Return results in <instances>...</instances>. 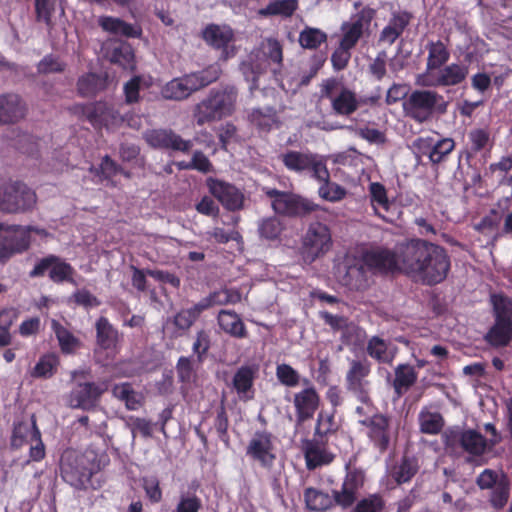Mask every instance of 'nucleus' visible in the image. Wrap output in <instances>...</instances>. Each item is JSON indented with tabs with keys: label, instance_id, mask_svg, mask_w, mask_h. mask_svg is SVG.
I'll return each instance as SVG.
<instances>
[{
	"label": "nucleus",
	"instance_id": "nucleus-60",
	"mask_svg": "<svg viewBox=\"0 0 512 512\" xmlns=\"http://www.w3.org/2000/svg\"><path fill=\"white\" fill-rule=\"evenodd\" d=\"M203 507L202 500L195 493H182L172 512H200Z\"/></svg>",
	"mask_w": 512,
	"mask_h": 512
},
{
	"label": "nucleus",
	"instance_id": "nucleus-39",
	"mask_svg": "<svg viewBox=\"0 0 512 512\" xmlns=\"http://www.w3.org/2000/svg\"><path fill=\"white\" fill-rule=\"evenodd\" d=\"M249 121L258 130L269 132L278 123L277 110L273 106L255 108L249 114Z\"/></svg>",
	"mask_w": 512,
	"mask_h": 512
},
{
	"label": "nucleus",
	"instance_id": "nucleus-48",
	"mask_svg": "<svg viewBox=\"0 0 512 512\" xmlns=\"http://www.w3.org/2000/svg\"><path fill=\"white\" fill-rule=\"evenodd\" d=\"M489 502L496 509H502L508 502L510 496V482L508 477L501 473V480L498 485L490 489Z\"/></svg>",
	"mask_w": 512,
	"mask_h": 512
},
{
	"label": "nucleus",
	"instance_id": "nucleus-22",
	"mask_svg": "<svg viewBox=\"0 0 512 512\" xmlns=\"http://www.w3.org/2000/svg\"><path fill=\"white\" fill-rule=\"evenodd\" d=\"M1 236L6 241L14 255L26 252L31 246V234H45L44 229L33 226L4 225L0 223Z\"/></svg>",
	"mask_w": 512,
	"mask_h": 512
},
{
	"label": "nucleus",
	"instance_id": "nucleus-45",
	"mask_svg": "<svg viewBox=\"0 0 512 512\" xmlns=\"http://www.w3.org/2000/svg\"><path fill=\"white\" fill-rule=\"evenodd\" d=\"M419 465L414 457L403 456L400 463L394 467L392 477L397 484H403L411 481L417 474Z\"/></svg>",
	"mask_w": 512,
	"mask_h": 512
},
{
	"label": "nucleus",
	"instance_id": "nucleus-42",
	"mask_svg": "<svg viewBox=\"0 0 512 512\" xmlns=\"http://www.w3.org/2000/svg\"><path fill=\"white\" fill-rule=\"evenodd\" d=\"M469 147L466 150L467 158L476 155L482 150L493 146L491 133L488 128H473L468 132Z\"/></svg>",
	"mask_w": 512,
	"mask_h": 512
},
{
	"label": "nucleus",
	"instance_id": "nucleus-38",
	"mask_svg": "<svg viewBox=\"0 0 512 512\" xmlns=\"http://www.w3.org/2000/svg\"><path fill=\"white\" fill-rule=\"evenodd\" d=\"M418 423L421 433L437 435L444 428L445 420L440 412L423 407L418 414Z\"/></svg>",
	"mask_w": 512,
	"mask_h": 512
},
{
	"label": "nucleus",
	"instance_id": "nucleus-8",
	"mask_svg": "<svg viewBox=\"0 0 512 512\" xmlns=\"http://www.w3.org/2000/svg\"><path fill=\"white\" fill-rule=\"evenodd\" d=\"M30 444L29 460L39 462L46 456L45 445L42 441L41 431L37 425L36 416L31 415L30 421H15L13 423L10 447L18 450Z\"/></svg>",
	"mask_w": 512,
	"mask_h": 512
},
{
	"label": "nucleus",
	"instance_id": "nucleus-7",
	"mask_svg": "<svg viewBox=\"0 0 512 512\" xmlns=\"http://www.w3.org/2000/svg\"><path fill=\"white\" fill-rule=\"evenodd\" d=\"M494 323L484 335L493 348H503L512 341V300L503 295L492 296Z\"/></svg>",
	"mask_w": 512,
	"mask_h": 512
},
{
	"label": "nucleus",
	"instance_id": "nucleus-24",
	"mask_svg": "<svg viewBox=\"0 0 512 512\" xmlns=\"http://www.w3.org/2000/svg\"><path fill=\"white\" fill-rule=\"evenodd\" d=\"M293 404L296 413V427H300L314 417L319 408L320 397L316 389L310 386L294 394Z\"/></svg>",
	"mask_w": 512,
	"mask_h": 512
},
{
	"label": "nucleus",
	"instance_id": "nucleus-46",
	"mask_svg": "<svg viewBox=\"0 0 512 512\" xmlns=\"http://www.w3.org/2000/svg\"><path fill=\"white\" fill-rule=\"evenodd\" d=\"M298 9V0H276L270 2L265 8L259 10L262 16L291 17Z\"/></svg>",
	"mask_w": 512,
	"mask_h": 512
},
{
	"label": "nucleus",
	"instance_id": "nucleus-37",
	"mask_svg": "<svg viewBox=\"0 0 512 512\" xmlns=\"http://www.w3.org/2000/svg\"><path fill=\"white\" fill-rule=\"evenodd\" d=\"M428 51L426 72L431 73L444 66L450 59V51L447 44L441 40L429 41L426 45Z\"/></svg>",
	"mask_w": 512,
	"mask_h": 512
},
{
	"label": "nucleus",
	"instance_id": "nucleus-35",
	"mask_svg": "<svg viewBox=\"0 0 512 512\" xmlns=\"http://www.w3.org/2000/svg\"><path fill=\"white\" fill-rule=\"evenodd\" d=\"M96 345L102 350H114L119 340L118 330L108 318L101 316L95 323Z\"/></svg>",
	"mask_w": 512,
	"mask_h": 512
},
{
	"label": "nucleus",
	"instance_id": "nucleus-43",
	"mask_svg": "<svg viewBox=\"0 0 512 512\" xmlns=\"http://www.w3.org/2000/svg\"><path fill=\"white\" fill-rule=\"evenodd\" d=\"M70 110L74 114L85 117L92 125L96 126L101 124L105 119L107 106L103 102L75 104Z\"/></svg>",
	"mask_w": 512,
	"mask_h": 512
},
{
	"label": "nucleus",
	"instance_id": "nucleus-16",
	"mask_svg": "<svg viewBox=\"0 0 512 512\" xmlns=\"http://www.w3.org/2000/svg\"><path fill=\"white\" fill-rule=\"evenodd\" d=\"M358 423L366 428V436L373 447L380 453H385L391 442V418L383 413H373L371 418L358 420Z\"/></svg>",
	"mask_w": 512,
	"mask_h": 512
},
{
	"label": "nucleus",
	"instance_id": "nucleus-51",
	"mask_svg": "<svg viewBox=\"0 0 512 512\" xmlns=\"http://www.w3.org/2000/svg\"><path fill=\"white\" fill-rule=\"evenodd\" d=\"M298 41L302 48L315 50L327 41V34L318 28L305 27L300 32Z\"/></svg>",
	"mask_w": 512,
	"mask_h": 512
},
{
	"label": "nucleus",
	"instance_id": "nucleus-34",
	"mask_svg": "<svg viewBox=\"0 0 512 512\" xmlns=\"http://www.w3.org/2000/svg\"><path fill=\"white\" fill-rule=\"evenodd\" d=\"M217 323L220 329L231 337L243 339L248 336L244 322L233 310H220L217 315Z\"/></svg>",
	"mask_w": 512,
	"mask_h": 512
},
{
	"label": "nucleus",
	"instance_id": "nucleus-31",
	"mask_svg": "<svg viewBox=\"0 0 512 512\" xmlns=\"http://www.w3.org/2000/svg\"><path fill=\"white\" fill-rule=\"evenodd\" d=\"M327 442L321 443V438L314 436L312 440H306L303 444V453L306 466L309 470H313L322 465L329 464L333 461V454L325 448Z\"/></svg>",
	"mask_w": 512,
	"mask_h": 512
},
{
	"label": "nucleus",
	"instance_id": "nucleus-12",
	"mask_svg": "<svg viewBox=\"0 0 512 512\" xmlns=\"http://www.w3.org/2000/svg\"><path fill=\"white\" fill-rule=\"evenodd\" d=\"M279 158L288 171L298 174L307 172L313 179H324L328 176L324 157L310 151L287 150Z\"/></svg>",
	"mask_w": 512,
	"mask_h": 512
},
{
	"label": "nucleus",
	"instance_id": "nucleus-52",
	"mask_svg": "<svg viewBox=\"0 0 512 512\" xmlns=\"http://www.w3.org/2000/svg\"><path fill=\"white\" fill-rule=\"evenodd\" d=\"M51 326L63 353H71L79 346V340L58 321L53 320Z\"/></svg>",
	"mask_w": 512,
	"mask_h": 512
},
{
	"label": "nucleus",
	"instance_id": "nucleus-1",
	"mask_svg": "<svg viewBox=\"0 0 512 512\" xmlns=\"http://www.w3.org/2000/svg\"><path fill=\"white\" fill-rule=\"evenodd\" d=\"M399 255L402 270L418 276L427 285L443 282L451 268L446 249L427 240L412 238L400 242Z\"/></svg>",
	"mask_w": 512,
	"mask_h": 512
},
{
	"label": "nucleus",
	"instance_id": "nucleus-59",
	"mask_svg": "<svg viewBox=\"0 0 512 512\" xmlns=\"http://www.w3.org/2000/svg\"><path fill=\"white\" fill-rule=\"evenodd\" d=\"M385 501L380 494H370L359 500L351 512H382Z\"/></svg>",
	"mask_w": 512,
	"mask_h": 512
},
{
	"label": "nucleus",
	"instance_id": "nucleus-28",
	"mask_svg": "<svg viewBox=\"0 0 512 512\" xmlns=\"http://www.w3.org/2000/svg\"><path fill=\"white\" fill-rule=\"evenodd\" d=\"M202 38L209 46L222 50L221 58L223 60H227L230 57L227 48L234 38V33L229 26L209 24L203 29Z\"/></svg>",
	"mask_w": 512,
	"mask_h": 512
},
{
	"label": "nucleus",
	"instance_id": "nucleus-19",
	"mask_svg": "<svg viewBox=\"0 0 512 512\" xmlns=\"http://www.w3.org/2000/svg\"><path fill=\"white\" fill-rule=\"evenodd\" d=\"M206 185L210 194L228 211H239L244 206V194L235 185L223 180L209 177Z\"/></svg>",
	"mask_w": 512,
	"mask_h": 512
},
{
	"label": "nucleus",
	"instance_id": "nucleus-27",
	"mask_svg": "<svg viewBox=\"0 0 512 512\" xmlns=\"http://www.w3.org/2000/svg\"><path fill=\"white\" fill-rule=\"evenodd\" d=\"M106 59L124 70L134 71L136 68L135 52L130 43L123 40H111L105 48Z\"/></svg>",
	"mask_w": 512,
	"mask_h": 512
},
{
	"label": "nucleus",
	"instance_id": "nucleus-4",
	"mask_svg": "<svg viewBox=\"0 0 512 512\" xmlns=\"http://www.w3.org/2000/svg\"><path fill=\"white\" fill-rule=\"evenodd\" d=\"M237 97L238 90L233 85L211 89L207 97L194 108L193 116L197 125L202 126L232 115Z\"/></svg>",
	"mask_w": 512,
	"mask_h": 512
},
{
	"label": "nucleus",
	"instance_id": "nucleus-26",
	"mask_svg": "<svg viewBox=\"0 0 512 512\" xmlns=\"http://www.w3.org/2000/svg\"><path fill=\"white\" fill-rule=\"evenodd\" d=\"M364 475L360 470L353 469L347 472L341 490H333L335 504L347 509L357 499V492L363 486Z\"/></svg>",
	"mask_w": 512,
	"mask_h": 512
},
{
	"label": "nucleus",
	"instance_id": "nucleus-5",
	"mask_svg": "<svg viewBox=\"0 0 512 512\" xmlns=\"http://www.w3.org/2000/svg\"><path fill=\"white\" fill-rule=\"evenodd\" d=\"M72 376L74 379L78 377L79 380L76 381L67 396L68 406L84 411L95 410L99 406L102 396L108 391L110 381L108 379L91 381L88 379L90 371L84 369L73 372Z\"/></svg>",
	"mask_w": 512,
	"mask_h": 512
},
{
	"label": "nucleus",
	"instance_id": "nucleus-29",
	"mask_svg": "<svg viewBox=\"0 0 512 512\" xmlns=\"http://www.w3.org/2000/svg\"><path fill=\"white\" fill-rule=\"evenodd\" d=\"M27 108L21 97L14 93L0 95V124H13L26 115Z\"/></svg>",
	"mask_w": 512,
	"mask_h": 512
},
{
	"label": "nucleus",
	"instance_id": "nucleus-10",
	"mask_svg": "<svg viewBox=\"0 0 512 512\" xmlns=\"http://www.w3.org/2000/svg\"><path fill=\"white\" fill-rule=\"evenodd\" d=\"M320 96L330 101L333 112L339 116H350L359 107L356 93L335 77L322 81Z\"/></svg>",
	"mask_w": 512,
	"mask_h": 512
},
{
	"label": "nucleus",
	"instance_id": "nucleus-32",
	"mask_svg": "<svg viewBox=\"0 0 512 512\" xmlns=\"http://www.w3.org/2000/svg\"><path fill=\"white\" fill-rule=\"evenodd\" d=\"M97 23L104 32L112 35L139 38L142 34L141 27L132 25L118 17L102 15L98 17Z\"/></svg>",
	"mask_w": 512,
	"mask_h": 512
},
{
	"label": "nucleus",
	"instance_id": "nucleus-41",
	"mask_svg": "<svg viewBox=\"0 0 512 512\" xmlns=\"http://www.w3.org/2000/svg\"><path fill=\"white\" fill-rule=\"evenodd\" d=\"M304 501L307 509L316 512L326 511L335 504L334 496L313 487L304 490Z\"/></svg>",
	"mask_w": 512,
	"mask_h": 512
},
{
	"label": "nucleus",
	"instance_id": "nucleus-54",
	"mask_svg": "<svg viewBox=\"0 0 512 512\" xmlns=\"http://www.w3.org/2000/svg\"><path fill=\"white\" fill-rule=\"evenodd\" d=\"M74 272V268L58 256V261H55L53 264L48 277L52 282L57 284L64 282L74 283Z\"/></svg>",
	"mask_w": 512,
	"mask_h": 512
},
{
	"label": "nucleus",
	"instance_id": "nucleus-15",
	"mask_svg": "<svg viewBox=\"0 0 512 512\" xmlns=\"http://www.w3.org/2000/svg\"><path fill=\"white\" fill-rule=\"evenodd\" d=\"M275 439L266 429L255 431L246 447V455L261 467L270 469L276 460Z\"/></svg>",
	"mask_w": 512,
	"mask_h": 512
},
{
	"label": "nucleus",
	"instance_id": "nucleus-56",
	"mask_svg": "<svg viewBox=\"0 0 512 512\" xmlns=\"http://www.w3.org/2000/svg\"><path fill=\"white\" fill-rule=\"evenodd\" d=\"M454 148L455 141L453 138L445 137L439 140H435L430 162L433 165L440 164L448 157V155L454 150Z\"/></svg>",
	"mask_w": 512,
	"mask_h": 512
},
{
	"label": "nucleus",
	"instance_id": "nucleus-44",
	"mask_svg": "<svg viewBox=\"0 0 512 512\" xmlns=\"http://www.w3.org/2000/svg\"><path fill=\"white\" fill-rule=\"evenodd\" d=\"M112 395L124 402L128 410H137L141 406L140 394L128 382L115 384L112 388Z\"/></svg>",
	"mask_w": 512,
	"mask_h": 512
},
{
	"label": "nucleus",
	"instance_id": "nucleus-64",
	"mask_svg": "<svg viewBox=\"0 0 512 512\" xmlns=\"http://www.w3.org/2000/svg\"><path fill=\"white\" fill-rule=\"evenodd\" d=\"M211 346V340L209 333L201 329L196 333L195 341L192 345L193 353L197 357V361L202 363L206 357L207 352L209 351Z\"/></svg>",
	"mask_w": 512,
	"mask_h": 512
},
{
	"label": "nucleus",
	"instance_id": "nucleus-23",
	"mask_svg": "<svg viewBox=\"0 0 512 512\" xmlns=\"http://www.w3.org/2000/svg\"><path fill=\"white\" fill-rule=\"evenodd\" d=\"M345 274L342 277V284L354 291H365L370 287V270L364 263L363 258L347 257L345 259Z\"/></svg>",
	"mask_w": 512,
	"mask_h": 512
},
{
	"label": "nucleus",
	"instance_id": "nucleus-61",
	"mask_svg": "<svg viewBox=\"0 0 512 512\" xmlns=\"http://www.w3.org/2000/svg\"><path fill=\"white\" fill-rule=\"evenodd\" d=\"M278 381L287 387H296L300 383V375L291 365L282 363L276 367Z\"/></svg>",
	"mask_w": 512,
	"mask_h": 512
},
{
	"label": "nucleus",
	"instance_id": "nucleus-58",
	"mask_svg": "<svg viewBox=\"0 0 512 512\" xmlns=\"http://www.w3.org/2000/svg\"><path fill=\"white\" fill-rule=\"evenodd\" d=\"M375 16L376 10L365 6L358 13L353 15L351 21L347 23L364 34L365 31L369 30Z\"/></svg>",
	"mask_w": 512,
	"mask_h": 512
},
{
	"label": "nucleus",
	"instance_id": "nucleus-11",
	"mask_svg": "<svg viewBox=\"0 0 512 512\" xmlns=\"http://www.w3.org/2000/svg\"><path fill=\"white\" fill-rule=\"evenodd\" d=\"M370 374L371 363L366 358L350 360L345 374L346 390L368 408L373 406L370 396L371 382L368 380Z\"/></svg>",
	"mask_w": 512,
	"mask_h": 512
},
{
	"label": "nucleus",
	"instance_id": "nucleus-62",
	"mask_svg": "<svg viewBox=\"0 0 512 512\" xmlns=\"http://www.w3.org/2000/svg\"><path fill=\"white\" fill-rule=\"evenodd\" d=\"M263 53L272 63L277 65V68L273 69V72L276 74L277 71L282 67V45L276 39H267L263 45Z\"/></svg>",
	"mask_w": 512,
	"mask_h": 512
},
{
	"label": "nucleus",
	"instance_id": "nucleus-55",
	"mask_svg": "<svg viewBox=\"0 0 512 512\" xmlns=\"http://www.w3.org/2000/svg\"><path fill=\"white\" fill-rule=\"evenodd\" d=\"M283 228V223L276 216L264 218L258 224L260 237L267 240L277 239L282 233Z\"/></svg>",
	"mask_w": 512,
	"mask_h": 512
},
{
	"label": "nucleus",
	"instance_id": "nucleus-20",
	"mask_svg": "<svg viewBox=\"0 0 512 512\" xmlns=\"http://www.w3.org/2000/svg\"><path fill=\"white\" fill-rule=\"evenodd\" d=\"M364 263L370 271L387 274L401 269L399 243L396 250L392 251L388 248L378 247L366 250L362 253Z\"/></svg>",
	"mask_w": 512,
	"mask_h": 512
},
{
	"label": "nucleus",
	"instance_id": "nucleus-36",
	"mask_svg": "<svg viewBox=\"0 0 512 512\" xmlns=\"http://www.w3.org/2000/svg\"><path fill=\"white\" fill-rule=\"evenodd\" d=\"M108 85L106 74L86 73L78 78L77 92L82 97H93L104 91Z\"/></svg>",
	"mask_w": 512,
	"mask_h": 512
},
{
	"label": "nucleus",
	"instance_id": "nucleus-57",
	"mask_svg": "<svg viewBox=\"0 0 512 512\" xmlns=\"http://www.w3.org/2000/svg\"><path fill=\"white\" fill-rule=\"evenodd\" d=\"M57 363V358L54 355H44L36 363L31 376L34 378H50L56 371Z\"/></svg>",
	"mask_w": 512,
	"mask_h": 512
},
{
	"label": "nucleus",
	"instance_id": "nucleus-14",
	"mask_svg": "<svg viewBox=\"0 0 512 512\" xmlns=\"http://www.w3.org/2000/svg\"><path fill=\"white\" fill-rule=\"evenodd\" d=\"M435 71L419 75L417 84L428 88L458 86L466 80L469 67L465 64L451 63Z\"/></svg>",
	"mask_w": 512,
	"mask_h": 512
},
{
	"label": "nucleus",
	"instance_id": "nucleus-53",
	"mask_svg": "<svg viewBox=\"0 0 512 512\" xmlns=\"http://www.w3.org/2000/svg\"><path fill=\"white\" fill-rule=\"evenodd\" d=\"M369 198L371 205L375 211V213L384 218L379 212L378 209H383L388 211L390 207V202L388 200L387 191L383 184L379 182H372L369 185Z\"/></svg>",
	"mask_w": 512,
	"mask_h": 512
},
{
	"label": "nucleus",
	"instance_id": "nucleus-6",
	"mask_svg": "<svg viewBox=\"0 0 512 512\" xmlns=\"http://www.w3.org/2000/svg\"><path fill=\"white\" fill-rule=\"evenodd\" d=\"M448 102L444 96L431 89L413 90L403 102V111L406 116L417 123H425L435 114L447 112Z\"/></svg>",
	"mask_w": 512,
	"mask_h": 512
},
{
	"label": "nucleus",
	"instance_id": "nucleus-9",
	"mask_svg": "<svg viewBox=\"0 0 512 512\" xmlns=\"http://www.w3.org/2000/svg\"><path fill=\"white\" fill-rule=\"evenodd\" d=\"M330 228L321 222L310 223L301 239L300 254L306 264L325 256L332 248Z\"/></svg>",
	"mask_w": 512,
	"mask_h": 512
},
{
	"label": "nucleus",
	"instance_id": "nucleus-2",
	"mask_svg": "<svg viewBox=\"0 0 512 512\" xmlns=\"http://www.w3.org/2000/svg\"><path fill=\"white\" fill-rule=\"evenodd\" d=\"M221 74L220 65L213 63L202 70L171 79L162 86L160 94L165 100L183 101L193 93L216 82Z\"/></svg>",
	"mask_w": 512,
	"mask_h": 512
},
{
	"label": "nucleus",
	"instance_id": "nucleus-47",
	"mask_svg": "<svg viewBox=\"0 0 512 512\" xmlns=\"http://www.w3.org/2000/svg\"><path fill=\"white\" fill-rule=\"evenodd\" d=\"M335 410L331 413L320 412L317 417L315 434L317 438H321V443L327 442V437L334 434L338 430V425L335 421Z\"/></svg>",
	"mask_w": 512,
	"mask_h": 512
},
{
	"label": "nucleus",
	"instance_id": "nucleus-63",
	"mask_svg": "<svg viewBox=\"0 0 512 512\" xmlns=\"http://www.w3.org/2000/svg\"><path fill=\"white\" fill-rule=\"evenodd\" d=\"M13 142L15 148L24 154L34 156L38 153V139L29 133L18 134Z\"/></svg>",
	"mask_w": 512,
	"mask_h": 512
},
{
	"label": "nucleus",
	"instance_id": "nucleus-17",
	"mask_svg": "<svg viewBox=\"0 0 512 512\" xmlns=\"http://www.w3.org/2000/svg\"><path fill=\"white\" fill-rule=\"evenodd\" d=\"M36 203V194L26 184L15 181L4 188L1 206L9 213L30 210Z\"/></svg>",
	"mask_w": 512,
	"mask_h": 512
},
{
	"label": "nucleus",
	"instance_id": "nucleus-33",
	"mask_svg": "<svg viewBox=\"0 0 512 512\" xmlns=\"http://www.w3.org/2000/svg\"><path fill=\"white\" fill-rule=\"evenodd\" d=\"M418 379V372L415 367L401 363L394 368V379L392 387L397 397L403 396L411 387H413Z\"/></svg>",
	"mask_w": 512,
	"mask_h": 512
},
{
	"label": "nucleus",
	"instance_id": "nucleus-40",
	"mask_svg": "<svg viewBox=\"0 0 512 512\" xmlns=\"http://www.w3.org/2000/svg\"><path fill=\"white\" fill-rule=\"evenodd\" d=\"M367 354L378 363L391 365L395 353L389 350V344L379 336H372L366 346Z\"/></svg>",
	"mask_w": 512,
	"mask_h": 512
},
{
	"label": "nucleus",
	"instance_id": "nucleus-21",
	"mask_svg": "<svg viewBox=\"0 0 512 512\" xmlns=\"http://www.w3.org/2000/svg\"><path fill=\"white\" fill-rule=\"evenodd\" d=\"M444 444L447 448L460 446L468 454L480 456L485 452L487 441L480 432L468 429L446 433Z\"/></svg>",
	"mask_w": 512,
	"mask_h": 512
},
{
	"label": "nucleus",
	"instance_id": "nucleus-50",
	"mask_svg": "<svg viewBox=\"0 0 512 512\" xmlns=\"http://www.w3.org/2000/svg\"><path fill=\"white\" fill-rule=\"evenodd\" d=\"M321 183L319 187V195L323 199L330 202H338L345 198L347 191L341 185L330 181V172L324 179H316Z\"/></svg>",
	"mask_w": 512,
	"mask_h": 512
},
{
	"label": "nucleus",
	"instance_id": "nucleus-49",
	"mask_svg": "<svg viewBox=\"0 0 512 512\" xmlns=\"http://www.w3.org/2000/svg\"><path fill=\"white\" fill-rule=\"evenodd\" d=\"M203 313L202 308L197 302L190 308L181 309L173 318V324L179 330L187 331L198 320Z\"/></svg>",
	"mask_w": 512,
	"mask_h": 512
},
{
	"label": "nucleus",
	"instance_id": "nucleus-25",
	"mask_svg": "<svg viewBox=\"0 0 512 512\" xmlns=\"http://www.w3.org/2000/svg\"><path fill=\"white\" fill-rule=\"evenodd\" d=\"M414 16L407 10L392 11L388 23L379 33L378 43L391 46L410 25Z\"/></svg>",
	"mask_w": 512,
	"mask_h": 512
},
{
	"label": "nucleus",
	"instance_id": "nucleus-18",
	"mask_svg": "<svg viewBox=\"0 0 512 512\" xmlns=\"http://www.w3.org/2000/svg\"><path fill=\"white\" fill-rule=\"evenodd\" d=\"M143 138L149 146L155 149L189 153L193 147L191 140L183 139L181 135L170 128L147 130Z\"/></svg>",
	"mask_w": 512,
	"mask_h": 512
},
{
	"label": "nucleus",
	"instance_id": "nucleus-3",
	"mask_svg": "<svg viewBox=\"0 0 512 512\" xmlns=\"http://www.w3.org/2000/svg\"><path fill=\"white\" fill-rule=\"evenodd\" d=\"M99 471L96 457L79 453L75 449H66L60 458V474L62 479L78 490L96 489L92 477Z\"/></svg>",
	"mask_w": 512,
	"mask_h": 512
},
{
	"label": "nucleus",
	"instance_id": "nucleus-30",
	"mask_svg": "<svg viewBox=\"0 0 512 512\" xmlns=\"http://www.w3.org/2000/svg\"><path fill=\"white\" fill-rule=\"evenodd\" d=\"M258 367L256 365H242L232 378V387L241 400L247 401L254 397V381L257 377Z\"/></svg>",
	"mask_w": 512,
	"mask_h": 512
},
{
	"label": "nucleus",
	"instance_id": "nucleus-13",
	"mask_svg": "<svg viewBox=\"0 0 512 512\" xmlns=\"http://www.w3.org/2000/svg\"><path fill=\"white\" fill-rule=\"evenodd\" d=\"M264 194L271 199L276 214L288 217H302L317 209V205L293 193L276 188H263Z\"/></svg>",
	"mask_w": 512,
	"mask_h": 512
}]
</instances>
